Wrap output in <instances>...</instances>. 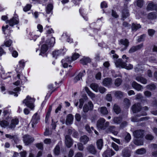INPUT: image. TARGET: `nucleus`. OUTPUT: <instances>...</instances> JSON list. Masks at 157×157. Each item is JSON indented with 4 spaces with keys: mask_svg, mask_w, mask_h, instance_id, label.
Segmentation results:
<instances>
[{
    "mask_svg": "<svg viewBox=\"0 0 157 157\" xmlns=\"http://www.w3.org/2000/svg\"><path fill=\"white\" fill-rule=\"evenodd\" d=\"M91 89L94 91L96 92H98V89L99 88L98 84L96 83H92L90 84V86Z\"/></svg>",
    "mask_w": 157,
    "mask_h": 157,
    "instance_id": "72a5a7b5",
    "label": "nucleus"
},
{
    "mask_svg": "<svg viewBox=\"0 0 157 157\" xmlns=\"http://www.w3.org/2000/svg\"><path fill=\"white\" fill-rule=\"evenodd\" d=\"M53 6L51 4H48L46 9V13L47 14H49L52 12V10L53 9Z\"/></svg>",
    "mask_w": 157,
    "mask_h": 157,
    "instance_id": "2f4dec72",
    "label": "nucleus"
},
{
    "mask_svg": "<svg viewBox=\"0 0 157 157\" xmlns=\"http://www.w3.org/2000/svg\"><path fill=\"white\" fill-rule=\"evenodd\" d=\"M32 5L30 4H28L24 8L23 10L24 11L26 12L29 10L31 7Z\"/></svg>",
    "mask_w": 157,
    "mask_h": 157,
    "instance_id": "603ef678",
    "label": "nucleus"
},
{
    "mask_svg": "<svg viewBox=\"0 0 157 157\" xmlns=\"http://www.w3.org/2000/svg\"><path fill=\"white\" fill-rule=\"evenodd\" d=\"M85 90L88 96L92 100H94L95 97V95L94 94L92 93L89 89L87 87H85Z\"/></svg>",
    "mask_w": 157,
    "mask_h": 157,
    "instance_id": "dca6fc26",
    "label": "nucleus"
},
{
    "mask_svg": "<svg viewBox=\"0 0 157 157\" xmlns=\"http://www.w3.org/2000/svg\"><path fill=\"white\" fill-rule=\"evenodd\" d=\"M91 59L88 57H83L80 60V63L82 64L86 65L87 63L91 62Z\"/></svg>",
    "mask_w": 157,
    "mask_h": 157,
    "instance_id": "393cba45",
    "label": "nucleus"
},
{
    "mask_svg": "<svg viewBox=\"0 0 157 157\" xmlns=\"http://www.w3.org/2000/svg\"><path fill=\"white\" fill-rule=\"evenodd\" d=\"M115 154V152L112 150L108 149L103 153V156L104 157H111Z\"/></svg>",
    "mask_w": 157,
    "mask_h": 157,
    "instance_id": "9d476101",
    "label": "nucleus"
},
{
    "mask_svg": "<svg viewBox=\"0 0 157 157\" xmlns=\"http://www.w3.org/2000/svg\"><path fill=\"white\" fill-rule=\"evenodd\" d=\"M40 118L37 113H35L33 117L31 123L33 128L34 126V125L37 124Z\"/></svg>",
    "mask_w": 157,
    "mask_h": 157,
    "instance_id": "0eeeda50",
    "label": "nucleus"
},
{
    "mask_svg": "<svg viewBox=\"0 0 157 157\" xmlns=\"http://www.w3.org/2000/svg\"><path fill=\"white\" fill-rule=\"evenodd\" d=\"M34 140V139L31 136L26 135L23 137V141L26 145H28L32 143Z\"/></svg>",
    "mask_w": 157,
    "mask_h": 157,
    "instance_id": "39448f33",
    "label": "nucleus"
},
{
    "mask_svg": "<svg viewBox=\"0 0 157 157\" xmlns=\"http://www.w3.org/2000/svg\"><path fill=\"white\" fill-rule=\"evenodd\" d=\"M148 33L149 36H152L155 33V31L152 29H149L148 30Z\"/></svg>",
    "mask_w": 157,
    "mask_h": 157,
    "instance_id": "e2e57ef3",
    "label": "nucleus"
},
{
    "mask_svg": "<svg viewBox=\"0 0 157 157\" xmlns=\"http://www.w3.org/2000/svg\"><path fill=\"white\" fill-rule=\"evenodd\" d=\"M12 41L11 40H8L4 42V45L6 47H9L12 44Z\"/></svg>",
    "mask_w": 157,
    "mask_h": 157,
    "instance_id": "3c124183",
    "label": "nucleus"
},
{
    "mask_svg": "<svg viewBox=\"0 0 157 157\" xmlns=\"http://www.w3.org/2000/svg\"><path fill=\"white\" fill-rule=\"evenodd\" d=\"M61 53V50H55L52 52L53 57L56 58L57 56H59Z\"/></svg>",
    "mask_w": 157,
    "mask_h": 157,
    "instance_id": "58836bf2",
    "label": "nucleus"
},
{
    "mask_svg": "<svg viewBox=\"0 0 157 157\" xmlns=\"http://www.w3.org/2000/svg\"><path fill=\"white\" fill-rule=\"evenodd\" d=\"M98 110L101 114L103 115H106L108 113V111L107 108L105 107H102L99 108L98 109Z\"/></svg>",
    "mask_w": 157,
    "mask_h": 157,
    "instance_id": "a211bd4d",
    "label": "nucleus"
},
{
    "mask_svg": "<svg viewBox=\"0 0 157 157\" xmlns=\"http://www.w3.org/2000/svg\"><path fill=\"white\" fill-rule=\"evenodd\" d=\"M144 133V131L141 130L134 131L133 133L134 136L136 138L141 137Z\"/></svg>",
    "mask_w": 157,
    "mask_h": 157,
    "instance_id": "6ab92c4d",
    "label": "nucleus"
},
{
    "mask_svg": "<svg viewBox=\"0 0 157 157\" xmlns=\"http://www.w3.org/2000/svg\"><path fill=\"white\" fill-rule=\"evenodd\" d=\"M147 9L148 10H155L157 11V5L154 4L153 3H149L147 6Z\"/></svg>",
    "mask_w": 157,
    "mask_h": 157,
    "instance_id": "4be33fe9",
    "label": "nucleus"
},
{
    "mask_svg": "<svg viewBox=\"0 0 157 157\" xmlns=\"http://www.w3.org/2000/svg\"><path fill=\"white\" fill-rule=\"evenodd\" d=\"M89 150L90 152L92 154H95L96 152V151L94 146L92 145L89 147Z\"/></svg>",
    "mask_w": 157,
    "mask_h": 157,
    "instance_id": "a19ab883",
    "label": "nucleus"
},
{
    "mask_svg": "<svg viewBox=\"0 0 157 157\" xmlns=\"http://www.w3.org/2000/svg\"><path fill=\"white\" fill-rule=\"evenodd\" d=\"M41 44L42 46L41 48V52L40 54V55H42V54H44L47 52L48 50V47L47 46L44 42V40H42L40 42V44Z\"/></svg>",
    "mask_w": 157,
    "mask_h": 157,
    "instance_id": "423d86ee",
    "label": "nucleus"
},
{
    "mask_svg": "<svg viewBox=\"0 0 157 157\" xmlns=\"http://www.w3.org/2000/svg\"><path fill=\"white\" fill-rule=\"evenodd\" d=\"M95 78L97 80H100L101 78V73L98 72L95 75Z\"/></svg>",
    "mask_w": 157,
    "mask_h": 157,
    "instance_id": "0e129e2a",
    "label": "nucleus"
},
{
    "mask_svg": "<svg viewBox=\"0 0 157 157\" xmlns=\"http://www.w3.org/2000/svg\"><path fill=\"white\" fill-rule=\"evenodd\" d=\"M0 124L2 127L5 128L6 127L8 126V123L7 121H2L0 122Z\"/></svg>",
    "mask_w": 157,
    "mask_h": 157,
    "instance_id": "49530a36",
    "label": "nucleus"
},
{
    "mask_svg": "<svg viewBox=\"0 0 157 157\" xmlns=\"http://www.w3.org/2000/svg\"><path fill=\"white\" fill-rule=\"evenodd\" d=\"M88 105L89 107L90 108V110H92L93 109L94 107V105L92 102L90 101H89L88 102V104H87Z\"/></svg>",
    "mask_w": 157,
    "mask_h": 157,
    "instance_id": "680f3d73",
    "label": "nucleus"
},
{
    "mask_svg": "<svg viewBox=\"0 0 157 157\" xmlns=\"http://www.w3.org/2000/svg\"><path fill=\"white\" fill-rule=\"evenodd\" d=\"M119 43L120 45H122L124 46L123 48L124 49H125L128 46L129 44V42L128 40H120Z\"/></svg>",
    "mask_w": 157,
    "mask_h": 157,
    "instance_id": "7c9ffc66",
    "label": "nucleus"
},
{
    "mask_svg": "<svg viewBox=\"0 0 157 157\" xmlns=\"http://www.w3.org/2000/svg\"><path fill=\"white\" fill-rule=\"evenodd\" d=\"M136 80L138 82H140L143 84H146L147 83V79L141 76H137L135 78Z\"/></svg>",
    "mask_w": 157,
    "mask_h": 157,
    "instance_id": "5701e85b",
    "label": "nucleus"
},
{
    "mask_svg": "<svg viewBox=\"0 0 157 157\" xmlns=\"http://www.w3.org/2000/svg\"><path fill=\"white\" fill-rule=\"evenodd\" d=\"M65 144L66 146L70 147L73 144L72 140L69 135H66L65 137Z\"/></svg>",
    "mask_w": 157,
    "mask_h": 157,
    "instance_id": "1a4fd4ad",
    "label": "nucleus"
},
{
    "mask_svg": "<svg viewBox=\"0 0 157 157\" xmlns=\"http://www.w3.org/2000/svg\"><path fill=\"white\" fill-rule=\"evenodd\" d=\"M141 28V25L140 24L136 23H132L131 26L132 31H136L137 30Z\"/></svg>",
    "mask_w": 157,
    "mask_h": 157,
    "instance_id": "a878e982",
    "label": "nucleus"
},
{
    "mask_svg": "<svg viewBox=\"0 0 157 157\" xmlns=\"http://www.w3.org/2000/svg\"><path fill=\"white\" fill-rule=\"evenodd\" d=\"M148 17L149 19H153L156 17V15L155 13H151L148 14Z\"/></svg>",
    "mask_w": 157,
    "mask_h": 157,
    "instance_id": "a18cd8bd",
    "label": "nucleus"
},
{
    "mask_svg": "<svg viewBox=\"0 0 157 157\" xmlns=\"http://www.w3.org/2000/svg\"><path fill=\"white\" fill-rule=\"evenodd\" d=\"M35 101V99L30 96H27L26 98L23 101V103L31 109H33L34 106V103Z\"/></svg>",
    "mask_w": 157,
    "mask_h": 157,
    "instance_id": "f03ea898",
    "label": "nucleus"
},
{
    "mask_svg": "<svg viewBox=\"0 0 157 157\" xmlns=\"http://www.w3.org/2000/svg\"><path fill=\"white\" fill-rule=\"evenodd\" d=\"M80 141L84 144H86L89 140V138L86 135H84L80 137Z\"/></svg>",
    "mask_w": 157,
    "mask_h": 157,
    "instance_id": "c85d7f7f",
    "label": "nucleus"
},
{
    "mask_svg": "<svg viewBox=\"0 0 157 157\" xmlns=\"http://www.w3.org/2000/svg\"><path fill=\"white\" fill-rule=\"evenodd\" d=\"M15 92L10 91H8V93L11 95H14V96L17 97L18 95L17 94L18 92L20 91V88L19 87H17L14 89Z\"/></svg>",
    "mask_w": 157,
    "mask_h": 157,
    "instance_id": "cd10ccee",
    "label": "nucleus"
},
{
    "mask_svg": "<svg viewBox=\"0 0 157 157\" xmlns=\"http://www.w3.org/2000/svg\"><path fill=\"white\" fill-rule=\"evenodd\" d=\"M112 79L110 78H106L104 79L102 83L104 86H109L112 83Z\"/></svg>",
    "mask_w": 157,
    "mask_h": 157,
    "instance_id": "412c9836",
    "label": "nucleus"
},
{
    "mask_svg": "<svg viewBox=\"0 0 157 157\" xmlns=\"http://www.w3.org/2000/svg\"><path fill=\"white\" fill-rule=\"evenodd\" d=\"M85 129L89 133L92 132V130H94V128L91 127L90 128V126L88 125H86L85 126Z\"/></svg>",
    "mask_w": 157,
    "mask_h": 157,
    "instance_id": "c03bdc74",
    "label": "nucleus"
},
{
    "mask_svg": "<svg viewBox=\"0 0 157 157\" xmlns=\"http://www.w3.org/2000/svg\"><path fill=\"white\" fill-rule=\"evenodd\" d=\"M106 99L108 101H111L112 100L111 95L110 94H108L106 95Z\"/></svg>",
    "mask_w": 157,
    "mask_h": 157,
    "instance_id": "338daca9",
    "label": "nucleus"
},
{
    "mask_svg": "<svg viewBox=\"0 0 157 157\" xmlns=\"http://www.w3.org/2000/svg\"><path fill=\"white\" fill-rule=\"evenodd\" d=\"M81 116L80 114L76 113L75 115V118L77 121H79L81 119Z\"/></svg>",
    "mask_w": 157,
    "mask_h": 157,
    "instance_id": "69168bd1",
    "label": "nucleus"
},
{
    "mask_svg": "<svg viewBox=\"0 0 157 157\" xmlns=\"http://www.w3.org/2000/svg\"><path fill=\"white\" fill-rule=\"evenodd\" d=\"M25 65V63L23 60L19 61V63L17 65L16 68V71L17 72H19L22 70Z\"/></svg>",
    "mask_w": 157,
    "mask_h": 157,
    "instance_id": "f8f14e48",
    "label": "nucleus"
},
{
    "mask_svg": "<svg viewBox=\"0 0 157 157\" xmlns=\"http://www.w3.org/2000/svg\"><path fill=\"white\" fill-rule=\"evenodd\" d=\"M5 136L6 138L14 140L16 138V136H15L11 135L9 134H6Z\"/></svg>",
    "mask_w": 157,
    "mask_h": 157,
    "instance_id": "13d9d810",
    "label": "nucleus"
},
{
    "mask_svg": "<svg viewBox=\"0 0 157 157\" xmlns=\"http://www.w3.org/2000/svg\"><path fill=\"white\" fill-rule=\"evenodd\" d=\"M6 23H9L10 26H13L14 25L17 24L19 23V19L17 17H13L10 20H7L6 21Z\"/></svg>",
    "mask_w": 157,
    "mask_h": 157,
    "instance_id": "20e7f679",
    "label": "nucleus"
},
{
    "mask_svg": "<svg viewBox=\"0 0 157 157\" xmlns=\"http://www.w3.org/2000/svg\"><path fill=\"white\" fill-rule=\"evenodd\" d=\"M98 90L99 92L101 94H103L106 91V89L103 87L100 86L99 87Z\"/></svg>",
    "mask_w": 157,
    "mask_h": 157,
    "instance_id": "4d7b16f0",
    "label": "nucleus"
},
{
    "mask_svg": "<svg viewBox=\"0 0 157 157\" xmlns=\"http://www.w3.org/2000/svg\"><path fill=\"white\" fill-rule=\"evenodd\" d=\"M79 57L78 53H75L72 56L71 59L72 61L75 60Z\"/></svg>",
    "mask_w": 157,
    "mask_h": 157,
    "instance_id": "de8ad7c7",
    "label": "nucleus"
},
{
    "mask_svg": "<svg viewBox=\"0 0 157 157\" xmlns=\"http://www.w3.org/2000/svg\"><path fill=\"white\" fill-rule=\"evenodd\" d=\"M105 120L103 118H101L99 119L98 121L97 124V127L98 128L104 129L107 127L109 124V122H106L104 123Z\"/></svg>",
    "mask_w": 157,
    "mask_h": 157,
    "instance_id": "7ed1b4c3",
    "label": "nucleus"
},
{
    "mask_svg": "<svg viewBox=\"0 0 157 157\" xmlns=\"http://www.w3.org/2000/svg\"><path fill=\"white\" fill-rule=\"evenodd\" d=\"M131 139V136L128 133L127 135L125 137V140L127 142H128Z\"/></svg>",
    "mask_w": 157,
    "mask_h": 157,
    "instance_id": "774afa93",
    "label": "nucleus"
},
{
    "mask_svg": "<svg viewBox=\"0 0 157 157\" xmlns=\"http://www.w3.org/2000/svg\"><path fill=\"white\" fill-rule=\"evenodd\" d=\"M124 102L127 107H128L130 105L129 100L128 99L125 98L124 99Z\"/></svg>",
    "mask_w": 157,
    "mask_h": 157,
    "instance_id": "052dcab7",
    "label": "nucleus"
},
{
    "mask_svg": "<svg viewBox=\"0 0 157 157\" xmlns=\"http://www.w3.org/2000/svg\"><path fill=\"white\" fill-rule=\"evenodd\" d=\"M143 46V44H141L137 46L133 47L129 50V52L130 53L133 52L141 48Z\"/></svg>",
    "mask_w": 157,
    "mask_h": 157,
    "instance_id": "bb28decb",
    "label": "nucleus"
},
{
    "mask_svg": "<svg viewBox=\"0 0 157 157\" xmlns=\"http://www.w3.org/2000/svg\"><path fill=\"white\" fill-rule=\"evenodd\" d=\"M73 116L71 114L68 115L66 117V124L67 125L71 124L72 123L73 120Z\"/></svg>",
    "mask_w": 157,
    "mask_h": 157,
    "instance_id": "ddd939ff",
    "label": "nucleus"
},
{
    "mask_svg": "<svg viewBox=\"0 0 157 157\" xmlns=\"http://www.w3.org/2000/svg\"><path fill=\"white\" fill-rule=\"evenodd\" d=\"M113 109L114 112L117 114H119L121 111L120 108L116 104L114 105Z\"/></svg>",
    "mask_w": 157,
    "mask_h": 157,
    "instance_id": "c9c22d12",
    "label": "nucleus"
},
{
    "mask_svg": "<svg viewBox=\"0 0 157 157\" xmlns=\"http://www.w3.org/2000/svg\"><path fill=\"white\" fill-rule=\"evenodd\" d=\"M85 71H84L82 72H80L75 77L74 79V81L75 82H76L77 81L79 80L85 74Z\"/></svg>",
    "mask_w": 157,
    "mask_h": 157,
    "instance_id": "c756f323",
    "label": "nucleus"
},
{
    "mask_svg": "<svg viewBox=\"0 0 157 157\" xmlns=\"http://www.w3.org/2000/svg\"><path fill=\"white\" fill-rule=\"evenodd\" d=\"M72 60L70 58L67 57L64 59H63L61 61L62 65L64 68H67L68 67V64L72 62Z\"/></svg>",
    "mask_w": 157,
    "mask_h": 157,
    "instance_id": "6e6552de",
    "label": "nucleus"
},
{
    "mask_svg": "<svg viewBox=\"0 0 157 157\" xmlns=\"http://www.w3.org/2000/svg\"><path fill=\"white\" fill-rule=\"evenodd\" d=\"M109 129L113 133L114 135H117L118 132L117 131H115V127L113 126H111L110 127Z\"/></svg>",
    "mask_w": 157,
    "mask_h": 157,
    "instance_id": "09e8293b",
    "label": "nucleus"
},
{
    "mask_svg": "<svg viewBox=\"0 0 157 157\" xmlns=\"http://www.w3.org/2000/svg\"><path fill=\"white\" fill-rule=\"evenodd\" d=\"M121 79L120 78H117L115 81L114 84L116 86L118 87L121 85Z\"/></svg>",
    "mask_w": 157,
    "mask_h": 157,
    "instance_id": "37998d69",
    "label": "nucleus"
},
{
    "mask_svg": "<svg viewBox=\"0 0 157 157\" xmlns=\"http://www.w3.org/2000/svg\"><path fill=\"white\" fill-rule=\"evenodd\" d=\"M129 15V13L128 10L124 9L122 11V18L121 20L124 21L125 19L128 17Z\"/></svg>",
    "mask_w": 157,
    "mask_h": 157,
    "instance_id": "2eb2a0df",
    "label": "nucleus"
},
{
    "mask_svg": "<svg viewBox=\"0 0 157 157\" xmlns=\"http://www.w3.org/2000/svg\"><path fill=\"white\" fill-rule=\"evenodd\" d=\"M54 153L55 155H58L60 153V148L58 145L56 146L54 150Z\"/></svg>",
    "mask_w": 157,
    "mask_h": 157,
    "instance_id": "79ce46f5",
    "label": "nucleus"
},
{
    "mask_svg": "<svg viewBox=\"0 0 157 157\" xmlns=\"http://www.w3.org/2000/svg\"><path fill=\"white\" fill-rule=\"evenodd\" d=\"M122 118L120 117H115L113 119V121L114 123L118 124H119L121 121Z\"/></svg>",
    "mask_w": 157,
    "mask_h": 157,
    "instance_id": "e433bc0d",
    "label": "nucleus"
},
{
    "mask_svg": "<svg viewBox=\"0 0 157 157\" xmlns=\"http://www.w3.org/2000/svg\"><path fill=\"white\" fill-rule=\"evenodd\" d=\"M132 86L137 91H140L143 89L142 86L138 84L135 81H133L132 83Z\"/></svg>",
    "mask_w": 157,
    "mask_h": 157,
    "instance_id": "4468645a",
    "label": "nucleus"
},
{
    "mask_svg": "<svg viewBox=\"0 0 157 157\" xmlns=\"http://www.w3.org/2000/svg\"><path fill=\"white\" fill-rule=\"evenodd\" d=\"M52 110V106H50L49 108V110L48 112L45 117V121L46 123H47L48 119L50 115L51 112Z\"/></svg>",
    "mask_w": 157,
    "mask_h": 157,
    "instance_id": "4c0bfd02",
    "label": "nucleus"
},
{
    "mask_svg": "<svg viewBox=\"0 0 157 157\" xmlns=\"http://www.w3.org/2000/svg\"><path fill=\"white\" fill-rule=\"evenodd\" d=\"M147 87L148 89L153 90L155 89L156 86L154 84H152L147 85Z\"/></svg>",
    "mask_w": 157,
    "mask_h": 157,
    "instance_id": "5fc2aeb1",
    "label": "nucleus"
},
{
    "mask_svg": "<svg viewBox=\"0 0 157 157\" xmlns=\"http://www.w3.org/2000/svg\"><path fill=\"white\" fill-rule=\"evenodd\" d=\"M141 109V107L140 104H135L132 106V110L133 113H136V112L139 111Z\"/></svg>",
    "mask_w": 157,
    "mask_h": 157,
    "instance_id": "aec40b11",
    "label": "nucleus"
},
{
    "mask_svg": "<svg viewBox=\"0 0 157 157\" xmlns=\"http://www.w3.org/2000/svg\"><path fill=\"white\" fill-rule=\"evenodd\" d=\"M126 62H123L121 59H119L115 62V64L117 67H121L129 70L133 68V65L130 64H127Z\"/></svg>",
    "mask_w": 157,
    "mask_h": 157,
    "instance_id": "f257e3e1",
    "label": "nucleus"
},
{
    "mask_svg": "<svg viewBox=\"0 0 157 157\" xmlns=\"http://www.w3.org/2000/svg\"><path fill=\"white\" fill-rule=\"evenodd\" d=\"M122 157H130L131 156L130 151L127 148H125L123 149L122 152Z\"/></svg>",
    "mask_w": 157,
    "mask_h": 157,
    "instance_id": "9b49d317",
    "label": "nucleus"
},
{
    "mask_svg": "<svg viewBox=\"0 0 157 157\" xmlns=\"http://www.w3.org/2000/svg\"><path fill=\"white\" fill-rule=\"evenodd\" d=\"M90 110L87 104H85L83 107V111L84 112H87L89 110Z\"/></svg>",
    "mask_w": 157,
    "mask_h": 157,
    "instance_id": "bf43d9fd",
    "label": "nucleus"
},
{
    "mask_svg": "<svg viewBox=\"0 0 157 157\" xmlns=\"http://www.w3.org/2000/svg\"><path fill=\"white\" fill-rule=\"evenodd\" d=\"M134 143L137 145H141L143 144V142L142 140H135L134 141Z\"/></svg>",
    "mask_w": 157,
    "mask_h": 157,
    "instance_id": "6e6d98bb",
    "label": "nucleus"
},
{
    "mask_svg": "<svg viewBox=\"0 0 157 157\" xmlns=\"http://www.w3.org/2000/svg\"><path fill=\"white\" fill-rule=\"evenodd\" d=\"M44 42L48 48L53 47L55 43V40H46Z\"/></svg>",
    "mask_w": 157,
    "mask_h": 157,
    "instance_id": "b1692460",
    "label": "nucleus"
},
{
    "mask_svg": "<svg viewBox=\"0 0 157 157\" xmlns=\"http://www.w3.org/2000/svg\"><path fill=\"white\" fill-rule=\"evenodd\" d=\"M19 122L18 120L17 119L15 118L11 120V123L10 125H8L9 128H14L16 125H17Z\"/></svg>",
    "mask_w": 157,
    "mask_h": 157,
    "instance_id": "f3484780",
    "label": "nucleus"
},
{
    "mask_svg": "<svg viewBox=\"0 0 157 157\" xmlns=\"http://www.w3.org/2000/svg\"><path fill=\"white\" fill-rule=\"evenodd\" d=\"M112 147L116 151H118L119 150V147L118 146L113 142H112L111 144Z\"/></svg>",
    "mask_w": 157,
    "mask_h": 157,
    "instance_id": "8fccbe9b",
    "label": "nucleus"
},
{
    "mask_svg": "<svg viewBox=\"0 0 157 157\" xmlns=\"http://www.w3.org/2000/svg\"><path fill=\"white\" fill-rule=\"evenodd\" d=\"M115 96L117 98H121L123 97L124 94L121 91H116L113 92Z\"/></svg>",
    "mask_w": 157,
    "mask_h": 157,
    "instance_id": "473e14b6",
    "label": "nucleus"
},
{
    "mask_svg": "<svg viewBox=\"0 0 157 157\" xmlns=\"http://www.w3.org/2000/svg\"><path fill=\"white\" fill-rule=\"evenodd\" d=\"M98 148L99 149H101L103 146L102 140L101 139L98 140L97 142Z\"/></svg>",
    "mask_w": 157,
    "mask_h": 157,
    "instance_id": "f704fd0d",
    "label": "nucleus"
},
{
    "mask_svg": "<svg viewBox=\"0 0 157 157\" xmlns=\"http://www.w3.org/2000/svg\"><path fill=\"white\" fill-rule=\"evenodd\" d=\"M146 151L145 149L141 148L136 150V153L138 154L142 155L146 153Z\"/></svg>",
    "mask_w": 157,
    "mask_h": 157,
    "instance_id": "ea45409f",
    "label": "nucleus"
},
{
    "mask_svg": "<svg viewBox=\"0 0 157 157\" xmlns=\"http://www.w3.org/2000/svg\"><path fill=\"white\" fill-rule=\"evenodd\" d=\"M136 4L138 7L141 8L143 5V1L142 0H138L137 1Z\"/></svg>",
    "mask_w": 157,
    "mask_h": 157,
    "instance_id": "864d4df0",
    "label": "nucleus"
}]
</instances>
